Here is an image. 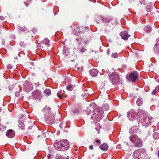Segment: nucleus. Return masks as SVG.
Here are the masks:
<instances>
[{
    "label": "nucleus",
    "mask_w": 159,
    "mask_h": 159,
    "mask_svg": "<svg viewBox=\"0 0 159 159\" xmlns=\"http://www.w3.org/2000/svg\"><path fill=\"white\" fill-rule=\"evenodd\" d=\"M93 113L91 118L94 120L95 123L99 121L102 119L103 111L102 108L96 107Z\"/></svg>",
    "instance_id": "f257e3e1"
},
{
    "label": "nucleus",
    "mask_w": 159,
    "mask_h": 159,
    "mask_svg": "<svg viewBox=\"0 0 159 159\" xmlns=\"http://www.w3.org/2000/svg\"><path fill=\"white\" fill-rule=\"evenodd\" d=\"M146 154L145 150L139 149L135 150L134 152V157L135 159H143Z\"/></svg>",
    "instance_id": "f03ea898"
},
{
    "label": "nucleus",
    "mask_w": 159,
    "mask_h": 159,
    "mask_svg": "<svg viewBox=\"0 0 159 159\" xmlns=\"http://www.w3.org/2000/svg\"><path fill=\"white\" fill-rule=\"evenodd\" d=\"M130 140L133 144V146L135 147H141L142 145V142L139 138L137 135H132L129 138Z\"/></svg>",
    "instance_id": "7ed1b4c3"
},
{
    "label": "nucleus",
    "mask_w": 159,
    "mask_h": 159,
    "mask_svg": "<svg viewBox=\"0 0 159 159\" xmlns=\"http://www.w3.org/2000/svg\"><path fill=\"white\" fill-rule=\"evenodd\" d=\"M153 120V119L151 116H147L143 118L141 123L143 126L146 127L148 125H151Z\"/></svg>",
    "instance_id": "20e7f679"
},
{
    "label": "nucleus",
    "mask_w": 159,
    "mask_h": 159,
    "mask_svg": "<svg viewBox=\"0 0 159 159\" xmlns=\"http://www.w3.org/2000/svg\"><path fill=\"white\" fill-rule=\"evenodd\" d=\"M109 78L113 84H115L118 82L119 77L117 73H112L110 76Z\"/></svg>",
    "instance_id": "39448f33"
},
{
    "label": "nucleus",
    "mask_w": 159,
    "mask_h": 159,
    "mask_svg": "<svg viewBox=\"0 0 159 159\" xmlns=\"http://www.w3.org/2000/svg\"><path fill=\"white\" fill-rule=\"evenodd\" d=\"M60 141L61 142L60 145H61V147H62L61 148L62 151L67 150L69 148V144L67 140H63Z\"/></svg>",
    "instance_id": "423d86ee"
},
{
    "label": "nucleus",
    "mask_w": 159,
    "mask_h": 159,
    "mask_svg": "<svg viewBox=\"0 0 159 159\" xmlns=\"http://www.w3.org/2000/svg\"><path fill=\"white\" fill-rule=\"evenodd\" d=\"M127 116L130 120H132L133 119H134L138 116V113L135 111L133 110H131L127 112Z\"/></svg>",
    "instance_id": "0eeeda50"
},
{
    "label": "nucleus",
    "mask_w": 159,
    "mask_h": 159,
    "mask_svg": "<svg viewBox=\"0 0 159 159\" xmlns=\"http://www.w3.org/2000/svg\"><path fill=\"white\" fill-rule=\"evenodd\" d=\"M24 89L26 92H28L32 90L33 86L30 82L28 81H25L24 84Z\"/></svg>",
    "instance_id": "6e6552de"
},
{
    "label": "nucleus",
    "mask_w": 159,
    "mask_h": 159,
    "mask_svg": "<svg viewBox=\"0 0 159 159\" xmlns=\"http://www.w3.org/2000/svg\"><path fill=\"white\" fill-rule=\"evenodd\" d=\"M139 129L137 126H132L129 130V133L133 135H136Z\"/></svg>",
    "instance_id": "1a4fd4ad"
},
{
    "label": "nucleus",
    "mask_w": 159,
    "mask_h": 159,
    "mask_svg": "<svg viewBox=\"0 0 159 159\" xmlns=\"http://www.w3.org/2000/svg\"><path fill=\"white\" fill-rule=\"evenodd\" d=\"M100 18L102 21L103 23H105L106 22L109 23L112 20V18L110 16H107L106 17H103L101 16Z\"/></svg>",
    "instance_id": "9d476101"
},
{
    "label": "nucleus",
    "mask_w": 159,
    "mask_h": 159,
    "mask_svg": "<svg viewBox=\"0 0 159 159\" xmlns=\"http://www.w3.org/2000/svg\"><path fill=\"white\" fill-rule=\"evenodd\" d=\"M138 77V73L136 72L131 73L129 76V80L132 82L134 81Z\"/></svg>",
    "instance_id": "9b49d317"
},
{
    "label": "nucleus",
    "mask_w": 159,
    "mask_h": 159,
    "mask_svg": "<svg viewBox=\"0 0 159 159\" xmlns=\"http://www.w3.org/2000/svg\"><path fill=\"white\" fill-rule=\"evenodd\" d=\"M120 35L122 39L125 40H127L130 36L128 34L127 32L125 31L120 32Z\"/></svg>",
    "instance_id": "f8f14e48"
},
{
    "label": "nucleus",
    "mask_w": 159,
    "mask_h": 159,
    "mask_svg": "<svg viewBox=\"0 0 159 159\" xmlns=\"http://www.w3.org/2000/svg\"><path fill=\"white\" fill-rule=\"evenodd\" d=\"M6 135L8 137L11 138L14 136L15 133L13 130L11 129H9L7 132Z\"/></svg>",
    "instance_id": "ddd939ff"
},
{
    "label": "nucleus",
    "mask_w": 159,
    "mask_h": 159,
    "mask_svg": "<svg viewBox=\"0 0 159 159\" xmlns=\"http://www.w3.org/2000/svg\"><path fill=\"white\" fill-rule=\"evenodd\" d=\"M61 143L60 141L56 142V143L54 144V147L58 151H62L61 149L62 147H61V145H60Z\"/></svg>",
    "instance_id": "4468645a"
},
{
    "label": "nucleus",
    "mask_w": 159,
    "mask_h": 159,
    "mask_svg": "<svg viewBox=\"0 0 159 159\" xmlns=\"http://www.w3.org/2000/svg\"><path fill=\"white\" fill-rule=\"evenodd\" d=\"M89 73L92 76L94 77L97 75L98 71L96 69H94L90 70Z\"/></svg>",
    "instance_id": "2eb2a0df"
},
{
    "label": "nucleus",
    "mask_w": 159,
    "mask_h": 159,
    "mask_svg": "<svg viewBox=\"0 0 159 159\" xmlns=\"http://www.w3.org/2000/svg\"><path fill=\"white\" fill-rule=\"evenodd\" d=\"M100 148L103 151H107L108 149V146L107 144L104 143L101 144L99 146Z\"/></svg>",
    "instance_id": "dca6fc26"
},
{
    "label": "nucleus",
    "mask_w": 159,
    "mask_h": 159,
    "mask_svg": "<svg viewBox=\"0 0 159 159\" xmlns=\"http://www.w3.org/2000/svg\"><path fill=\"white\" fill-rule=\"evenodd\" d=\"M50 124H52L54 122V117L53 116L49 117L48 120H47Z\"/></svg>",
    "instance_id": "f3484780"
},
{
    "label": "nucleus",
    "mask_w": 159,
    "mask_h": 159,
    "mask_svg": "<svg viewBox=\"0 0 159 159\" xmlns=\"http://www.w3.org/2000/svg\"><path fill=\"white\" fill-rule=\"evenodd\" d=\"M136 103L138 106H140L143 104L142 98H139L137 101Z\"/></svg>",
    "instance_id": "a211bd4d"
},
{
    "label": "nucleus",
    "mask_w": 159,
    "mask_h": 159,
    "mask_svg": "<svg viewBox=\"0 0 159 159\" xmlns=\"http://www.w3.org/2000/svg\"><path fill=\"white\" fill-rule=\"evenodd\" d=\"M44 93L46 96H49L51 94V91L49 89H46L44 90Z\"/></svg>",
    "instance_id": "6ab92c4d"
},
{
    "label": "nucleus",
    "mask_w": 159,
    "mask_h": 159,
    "mask_svg": "<svg viewBox=\"0 0 159 159\" xmlns=\"http://www.w3.org/2000/svg\"><path fill=\"white\" fill-rule=\"evenodd\" d=\"M33 94L34 95L35 97H38L39 96L40 94V92L39 90H37L33 92Z\"/></svg>",
    "instance_id": "aec40b11"
},
{
    "label": "nucleus",
    "mask_w": 159,
    "mask_h": 159,
    "mask_svg": "<svg viewBox=\"0 0 159 159\" xmlns=\"http://www.w3.org/2000/svg\"><path fill=\"white\" fill-rule=\"evenodd\" d=\"M18 127L20 128L21 129H24L25 128V125L23 122L21 121H19Z\"/></svg>",
    "instance_id": "412c9836"
},
{
    "label": "nucleus",
    "mask_w": 159,
    "mask_h": 159,
    "mask_svg": "<svg viewBox=\"0 0 159 159\" xmlns=\"http://www.w3.org/2000/svg\"><path fill=\"white\" fill-rule=\"evenodd\" d=\"M64 91L62 90L59 91L57 93V96L61 99V97L63 96V93H64Z\"/></svg>",
    "instance_id": "4be33fe9"
},
{
    "label": "nucleus",
    "mask_w": 159,
    "mask_h": 159,
    "mask_svg": "<svg viewBox=\"0 0 159 159\" xmlns=\"http://www.w3.org/2000/svg\"><path fill=\"white\" fill-rule=\"evenodd\" d=\"M50 40L47 38L44 39L43 41V43L46 45H48V46L49 45V43Z\"/></svg>",
    "instance_id": "5701e85b"
},
{
    "label": "nucleus",
    "mask_w": 159,
    "mask_h": 159,
    "mask_svg": "<svg viewBox=\"0 0 159 159\" xmlns=\"http://www.w3.org/2000/svg\"><path fill=\"white\" fill-rule=\"evenodd\" d=\"M153 138L155 139H157L159 138V135L156 132L153 134Z\"/></svg>",
    "instance_id": "b1692460"
},
{
    "label": "nucleus",
    "mask_w": 159,
    "mask_h": 159,
    "mask_svg": "<svg viewBox=\"0 0 159 159\" xmlns=\"http://www.w3.org/2000/svg\"><path fill=\"white\" fill-rule=\"evenodd\" d=\"M73 87L72 85L70 84L66 87V89L69 91H71L73 90Z\"/></svg>",
    "instance_id": "393cba45"
},
{
    "label": "nucleus",
    "mask_w": 159,
    "mask_h": 159,
    "mask_svg": "<svg viewBox=\"0 0 159 159\" xmlns=\"http://www.w3.org/2000/svg\"><path fill=\"white\" fill-rule=\"evenodd\" d=\"M103 107L105 111L109 109V107L107 104H104Z\"/></svg>",
    "instance_id": "a878e982"
},
{
    "label": "nucleus",
    "mask_w": 159,
    "mask_h": 159,
    "mask_svg": "<svg viewBox=\"0 0 159 159\" xmlns=\"http://www.w3.org/2000/svg\"><path fill=\"white\" fill-rule=\"evenodd\" d=\"M145 31L148 32L151 30V28L149 26H146L144 28Z\"/></svg>",
    "instance_id": "bb28decb"
},
{
    "label": "nucleus",
    "mask_w": 159,
    "mask_h": 159,
    "mask_svg": "<svg viewBox=\"0 0 159 159\" xmlns=\"http://www.w3.org/2000/svg\"><path fill=\"white\" fill-rule=\"evenodd\" d=\"M111 56L113 58H115L117 57L118 54L116 52H114L112 54Z\"/></svg>",
    "instance_id": "cd10ccee"
},
{
    "label": "nucleus",
    "mask_w": 159,
    "mask_h": 159,
    "mask_svg": "<svg viewBox=\"0 0 159 159\" xmlns=\"http://www.w3.org/2000/svg\"><path fill=\"white\" fill-rule=\"evenodd\" d=\"M83 69V66H80L79 67H77V70L79 71H82Z\"/></svg>",
    "instance_id": "c85d7f7f"
},
{
    "label": "nucleus",
    "mask_w": 159,
    "mask_h": 159,
    "mask_svg": "<svg viewBox=\"0 0 159 159\" xmlns=\"http://www.w3.org/2000/svg\"><path fill=\"white\" fill-rule=\"evenodd\" d=\"M87 113L89 115L91 112V110L89 107H87L86 110Z\"/></svg>",
    "instance_id": "c756f323"
},
{
    "label": "nucleus",
    "mask_w": 159,
    "mask_h": 159,
    "mask_svg": "<svg viewBox=\"0 0 159 159\" xmlns=\"http://www.w3.org/2000/svg\"><path fill=\"white\" fill-rule=\"evenodd\" d=\"M93 143L95 144H100L101 143V141L98 139H96L94 142Z\"/></svg>",
    "instance_id": "7c9ffc66"
},
{
    "label": "nucleus",
    "mask_w": 159,
    "mask_h": 159,
    "mask_svg": "<svg viewBox=\"0 0 159 159\" xmlns=\"http://www.w3.org/2000/svg\"><path fill=\"white\" fill-rule=\"evenodd\" d=\"M86 51V49L83 47L80 50V52L82 53Z\"/></svg>",
    "instance_id": "2f4dec72"
},
{
    "label": "nucleus",
    "mask_w": 159,
    "mask_h": 159,
    "mask_svg": "<svg viewBox=\"0 0 159 159\" xmlns=\"http://www.w3.org/2000/svg\"><path fill=\"white\" fill-rule=\"evenodd\" d=\"M20 45L22 47H24L25 46V43L23 42L20 41Z\"/></svg>",
    "instance_id": "473e14b6"
},
{
    "label": "nucleus",
    "mask_w": 159,
    "mask_h": 159,
    "mask_svg": "<svg viewBox=\"0 0 159 159\" xmlns=\"http://www.w3.org/2000/svg\"><path fill=\"white\" fill-rule=\"evenodd\" d=\"M157 92V91L155 89L152 91V95H155Z\"/></svg>",
    "instance_id": "72a5a7b5"
},
{
    "label": "nucleus",
    "mask_w": 159,
    "mask_h": 159,
    "mask_svg": "<svg viewBox=\"0 0 159 159\" xmlns=\"http://www.w3.org/2000/svg\"><path fill=\"white\" fill-rule=\"evenodd\" d=\"M14 88V86L13 85L10 86L9 87V90H11L12 89Z\"/></svg>",
    "instance_id": "f704fd0d"
},
{
    "label": "nucleus",
    "mask_w": 159,
    "mask_h": 159,
    "mask_svg": "<svg viewBox=\"0 0 159 159\" xmlns=\"http://www.w3.org/2000/svg\"><path fill=\"white\" fill-rule=\"evenodd\" d=\"M7 68H8V69H11L12 68V66L10 65H8L7 66Z\"/></svg>",
    "instance_id": "c9c22d12"
},
{
    "label": "nucleus",
    "mask_w": 159,
    "mask_h": 159,
    "mask_svg": "<svg viewBox=\"0 0 159 159\" xmlns=\"http://www.w3.org/2000/svg\"><path fill=\"white\" fill-rule=\"evenodd\" d=\"M93 145H90L89 146V148L90 149V150H92L93 149Z\"/></svg>",
    "instance_id": "e433bc0d"
},
{
    "label": "nucleus",
    "mask_w": 159,
    "mask_h": 159,
    "mask_svg": "<svg viewBox=\"0 0 159 159\" xmlns=\"http://www.w3.org/2000/svg\"><path fill=\"white\" fill-rule=\"evenodd\" d=\"M157 91H159V85L157 86L155 89Z\"/></svg>",
    "instance_id": "4c0bfd02"
},
{
    "label": "nucleus",
    "mask_w": 159,
    "mask_h": 159,
    "mask_svg": "<svg viewBox=\"0 0 159 159\" xmlns=\"http://www.w3.org/2000/svg\"><path fill=\"white\" fill-rule=\"evenodd\" d=\"M57 159H63V158L61 156H59L57 158Z\"/></svg>",
    "instance_id": "58836bf2"
},
{
    "label": "nucleus",
    "mask_w": 159,
    "mask_h": 159,
    "mask_svg": "<svg viewBox=\"0 0 159 159\" xmlns=\"http://www.w3.org/2000/svg\"><path fill=\"white\" fill-rule=\"evenodd\" d=\"M4 19V17H3V16H0V19H1V20H3V19Z\"/></svg>",
    "instance_id": "ea45409f"
},
{
    "label": "nucleus",
    "mask_w": 159,
    "mask_h": 159,
    "mask_svg": "<svg viewBox=\"0 0 159 159\" xmlns=\"http://www.w3.org/2000/svg\"><path fill=\"white\" fill-rule=\"evenodd\" d=\"M36 85L39 86V82H37L35 84Z\"/></svg>",
    "instance_id": "a19ab883"
},
{
    "label": "nucleus",
    "mask_w": 159,
    "mask_h": 159,
    "mask_svg": "<svg viewBox=\"0 0 159 159\" xmlns=\"http://www.w3.org/2000/svg\"><path fill=\"white\" fill-rule=\"evenodd\" d=\"M78 111H79L78 110H77V111L76 110H75V111H74V112L75 113H76V114L77 113H78Z\"/></svg>",
    "instance_id": "79ce46f5"
},
{
    "label": "nucleus",
    "mask_w": 159,
    "mask_h": 159,
    "mask_svg": "<svg viewBox=\"0 0 159 159\" xmlns=\"http://www.w3.org/2000/svg\"><path fill=\"white\" fill-rule=\"evenodd\" d=\"M157 81L159 82V76L157 78Z\"/></svg>",
    "instance_id": "37998d69"
},
{
    "label": "nucleus",
    "mask_w": 159,
    "mask_h": 159,
    "mask_svg": "<svg viewBox=\"0 0 159 159\" xmlns=\"http://www.w3.org/2000/svg\"><path fill=\"white\" fill-rule=\"evenodd\" d=\"M50 157H51V155L50 154H48V155L47 157L48 158V159H49V158Z\"/></svg>",
    "instance_id": "c03bdc74"
},
{
    "label": "nucleus",
    "mask_w": 159,
    "mask_h": 159,
    "mask_svg": "<svg viewBox=\"0 0 159 159\" xmlns=\"http://www.w3.org/2000/svg\"><path fill=\"white\" fill-rule=\"evenodd\" d=\"M109 52H110V50L109 49L108 50H107V54H109Z\"/></svg>",
    "instance_id": "a18cd8bd"
},
{
    "label": "nucleus",
    "mask_w": 159,
    "mask_h": 159,
    "mask_svg": "<svg viewBox=\"0 0 159 159\" xmlns=\"http://www.w3.org/2000/svg\"><path fill=\"white\" fill-rule=\"evenodd\" d=\"M80 34V33H77V34H75L76 35H79Z\"/></svg>",
    "instance_id": "49530a36"
},
{
    "label": "nucleus",
    "mask_w": 159,
    "mask_h": 159,
    "mask_svg": "<svg viewBox=\"0 0 159 159\" xmlns=\"http://www.w3.org/2000/svg\"><path fill=\"white\" fill-rule=\"evenodd\" d=\"M158 157L159 158V150L158 151Z\"/></svg>",
    "instance_id": "de8ad7c7"
},
{
    "label": "nucleus",
    "mask_w": 159,
    "mask_h": 159,
    "mask_svg": "<svg viewBox=\"0 0 159 159\" xmlns=\"http://www.w3.org/2000/svg\"><path fill=\"white\" fill-rule=\"evenodd\" d=\"M157 125L158 127H159V123H158Z\"/></svg>",
    "instance_id": "09e8293b"
},
{
    "label": "nucleus",
    "mask_w": 159,
    "mask_h": 159,
    "mask_svg": "<svg viewBox=\"0 0 159 159\" xmlns=\"http://www.w3.org/2000/svg\"><path fill=\"white\" fill-rule=\"evenodd\" d=\"M47 109H48V110L50 109V108L49 107H48L47 108Z\"/></svg>",
    "instance_id": "8fccbe9b"
},
{
    "label": "nucleus",
    "mask_w": 159,
    "mask_h": 159,
    "mask_svg": "<svg viewBox=\"0 0 159 159\" xmlns=\"http://www.w3.org/2000/svg\"><path fill=\"white\" fill-rule=\"evenodd\" d=\"M46 109V107H45V108H44V109H43V110H45Z\"/></svg>",
    "instance_id": "3c124183"
},
{
    "label": "nucleus",
    "mask_w": 159,
    "mask_h": 159,
    "mask_svg": "<svg viewBox=\"0 0 159 159\" xmlns=\"http://www.w3.org/2000/svg\"><path fill=\"white\" fill-rule=\"evenodd\" d=\"M157 43H156V44H155V46H157Z\"/></svg>",
    "instance_id": "603ef678"
},
{
    "label": "nucleus",
    "mask_w": 159,
    "mask_h": 159,
    "mask_svg": "<svg viewBox=\"0 0 159 159\" xmlns=\"http://www.w3.org/2000/svg\"><path fill=\"white\" fill-rule=\"evenodd\" d=\"M1 109L0 108V111H1Z\"/></svg>",
    "instance_id": "864d4df0"
}]
</instances>
